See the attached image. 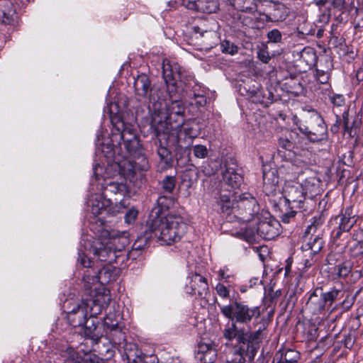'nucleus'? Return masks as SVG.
I'll list each match as a JSON object with an SVG mask.
<instances>
[{"label":"nucleus","mask_w":363,"mask_h":363,"mask_svg":"<svg viewBox=\"0 0 363 363\" xmlns=\"http://www.w3.org/2000/svg\"><path fill=\"white\" fill-rule=\"evenodd\" d=\"M304 174H306V178L300 184L304 191H306V196H313L320 193V179L318 178L316 174L311 170L306 171Z\"/></svg>","instance_id":"nucleus-25"},{"label":"nucleus","mask_w":363,"mask_h":363,"mask_svg":"<svg viewBox=\"0 0 363 363\" xmlns=\"http://www.w3.org/2000/svg\"><path fill=\"white\" fill-rule=\"evenodd\" d=\"M186 228L182 217L170 214L154 218L148 226V230L161 245H171L180 240Z\"/></svg>","instance_id":"nucleus-2"},{"label":"nucleus","mask_w":363,"mask_h":363,"mask_svg":"<svg viewBox=\"0 0 363 363\" xmlns=\"http://www.w3.org/2000/svg\"><path fill=\"white\" fill-rule=\"evenodd\" d=\"M219 307L223 315L231 320L230 325H226L223 330L224 339L229 337V331H232V328L240 329L238 325H248L253 319H257L261 315L259 306H250L241 301H235L228 305H219Z\"/></svg>","instance_id":"nucleus-3"},{"label":"nucleus","mask_w":363,"mask_h":363,"mask_svg":"<svg viewBox=\"0 0 363 363\" xmlns=\"http://www.w3.org/2000/svg\"><path fill=\"white\" fill-rule=\"evenodd\" d=\"M268 42L277 43L281 41L282 35L278 29H273L268 32L267 35Z\"/></svg>","instance_id":"nucleus-48"},{"label":"nucleus","mask_w":363,"mask_h":363,"mask_svg":"<svg viewBox=\"0 0 363 363\" xmlns=\"http://www.w3.org/2000/svg\"><path fill=\"white\" fill-rule=\"evenodd\" d=\"M153 108L157 111L160 114L164 115L165 121L167 124L176 125L173 128H177L183 123L184 106L180 100H172L170 103H165L164 107H162V104L159 101L152 102Z\"/></svg>","instance_id":"nucleus-6"},{"label":"nucleus","mask_w":363,"mask_h":363,"mask_svg":"<svg viewBox=\"0 0 363 363\" xmlns=\"http://www.w3.org/2000/svg\"><path fill=\"white\" fill-rule=\"evenodd\" d=\"M150 85V80L145 74H139L135 79L133 84L135 93L138 96L145 98L148 97L150 102H152L155 99L150 95H149V91L151 90Z\"/></svg>","instance_id":"nucleus-26"},{"label":"nucleus","mask_w":363,"mask_h":363,"mask_svg":"<svg viewBox=\"0 0 363 363\" xmlns=\"http://www.w3.org/2000/svg\"><path fill=\"white\" fill-rule=\"evenodd\" d=\"M187 279L188 282L184 287L185 292L189 295L204 298L209 291L207 279L197 273L188 277Z\"/></svg>","instance_id":"nucleus-14"},{"label":"nucleus","mask_w":363,"mask_h":363,"mask_svg":"<svg viewBox=\"0 0 363 363\" xmlns=\"http://www.w3.org/2000/svg\"><path fill=\"white\" fill-rule=\"evenodd\" d=\"M217 345L211 340H202L197 346L196 358L202 363H213L217 359Z\"/></svg>","instance_id":"nucleus-17"},{"label":"nucleus","mask_w":363,"mask_h":363,"mask_svg":"<svg viewBox=\"0 0 363 363\" xmlns=\"http://www.w3.org/2000/svg\"><path fill=\"white\" fill-rule=\"evenodd\" d=\"M245 357H248L249 359H253L255 357L254 351L247 352L243 345H238L234 347L233 356L230 359L227 360L226 363H245Z\"/></svg>","instance_id":"nucleus-30"},{"label":"nucleus","mask_w":363,"mask_h":363,"mask_svg":"<svg viewBox=\"0 0 363 363\" xmlns=\"http://www.w3.org/2000/svg\"><path fill=\"white\" fill-rule=\"evenodd\" d=\"M235 167L236 164L233 162H227L221 167L223 182L233 188H238L242 181L241 175L236 172Z\"/></svg>","instance_id":"nucleus-23"},{"label":"nucleus","mask_w":363,"mask_h":363,"mask_svg":"<svg viewBox=\"0 0 363 363\" xmlns=\"http://www.w3.org/2000/svg\"><path fill=\"white\" fill-rule=\"evenodd\" d=\"M263 191L269 196H275L280 191L278 171L274 168L263 169Z\"/></svg>","instance_id":"nucleus-20"},{"label":"nucleus","mask_w":363,"mask_h":363,"mask_svg":"<svg viewBox=\"0 0 363 363\" xmlns=\"http://www.w3.org/2000/svg\"><path fill=\"white\" fill-rule=\"evenodd\" d=\"M220 50L223 53L233 55L238 52V46L230 40H225L220 43Z\"/></svg>","instance_id":"nucleus-45"},{"label":"nucleus","mask_w":363,"mask_h":363,"mask_svg":"<svg viewBox=\"0 0 363 363\" xmlns=\"http://www.w3.org/2000/svg\"><path fill=\"white\" fill-rule=\"evenodd\" d=\"M142 241L143 240L141 239L136 240L133 245V250H141L143 248V245L141 243ZM145 245V244L144 243V245Z\"/></svg>","instance_id":"nucleus-62"},{"label":"nucleus","mask_w":363,"mask_h":363,"mask_svg":"<svg viewBox=\"0 0 363 363\" xmlns=\"http://www.w3.org/2000/svg\"><path fill=\"white\" fill-rule=\"evenodd\" d=\"M325 305L323 298V290L320 288H317L310 295L306 304V308L311 313L317 315L324 311Z\"/></svg>","instance_id":"nucleus-24"},{"label":"nucleus","mask_w":363,"mask_h":363,"mask_svg":"<svg viewBox=\"0 0 363 363\" xmlns=\"http://www.w3.org/2000/svg\"><path fill=\"white\" fill-rule=\"evenodd\" d=\"M321 225L322 222L320 218H314V220L307 227L305 231L301 249L306 252V257H313L317 255L323 248V240L318 234H315L318 228Z\"/></svg>","instance_id":"nucleus-7"},{"label":"nucleus","mask_w":363,"mask_h":363,"mask_svg":"<svg viewBox=\"0 0 363 363\" xmlns=\"http://www.w3.org/2000/svg\"><path fill=\"white\" fill-rule=\"evenodd\" d=\"M115 316V315L108 314L104 318V324L111 330L116 328L118 325V320Z\"/></svg>","instance_id":"nucleus-52"},{"label":"nucleus","mask_w":363,"mask_h":363,"mask_svg":"<svg viewBox=\"0 0 363 363\" xmlns=\"http://www.w3.org/2000/svg\"><path fill=\"white\" fill-rule=\"evenodd\" d=\"M87 311L83 301L70 305L67 311L68 323L74 328L83 326L87 320Z\"/></svg>","instance_id":"nucleus-15"},{"label":"nucleus","mask_w":363,"mask_h":363,"mask_svg":"<svg viewBox=\"0 0 363 363\" xmlns=\"http://www.w3.org/2000/svg\"><path fill=\"white\" fill-rule=\"evenodd\" d=\"M121 236L118 233L115 232H112L109 234V237L106 238V240L110 242V244L116 252V255H119V257L121 256V253L123 250H124L125 247L128 244L129 241L127 236L125 235Z\"/></svg>","instance_id":"nucleus-28"},{"label":"nucleus","mask_w":363,"mask_h":363,"mask_svg":"<svg viewBox=\"0 0 363 363\" xmlns=\"http://www.w3.org/2000/svg\"><path fill=\"white\" fill-rule=\"evenodd\" d=\"M259 210L255 198L250 194H243L236 203L235 216L242 222H250Z\"/></svg>","instance_id":"nucleus-10"},{"label":"nucleus","mask_w":363,"mask_h":363,"mask_svg":"<svg viewBox=\"0 0 363 363\" xmlns=\"http://www.w3.org/2000/svg\"><path fill=\"white\" fill-rule=\"evenodd\" d=\"M218 274L220 280H223L225 282L228 284L229 286L231 284H233L235 277L232 272L227 267H224L218 270Z\"/></svg>","instance_id":"nucleus-42"},{"label":"nucleus","mask_w":363,"mask_h":363,"mask_svg":"<svg viewBox=\"0 0 363 363\" xmlns=\"http://www.w3.org/2000/svg\"><path fill=\"white\" fill-rule=\"evenodd\" d=\"M196 38H203L202 44L208 48H212L214 42L212 40L216 38V34L214 31L208 30L205 28L204 22H201L199 25H196L192 27Z\"/></svg>","instance_id":"nucleus-27"},{"label":"nucleus","mask_w":363,"mask_h":363,"mask_svg":"<svg viewBox=\"0 0 363 363\" xmlns=\"http://www.w3.org/2000/svg\"><path fill=\"white\" fill-rule=\"evenodd\" d=\"M197 86H194V89L187 93V96L190 100L191 104H195L196 106H203L206 104V97L204 90L196 92Z\"/></svg>","instance_id":"nucleus-34"},{"label":"nucleus","mask_w":363,"mask_h":363,"mask_svg":"<svg viewBox=\"0 0 363 363\" xmlns=\"http://www.w3.org/2000/svg\"><path fill=\"white\" fill-rule=\"evenodd\" d=\"M183 4L191 10L212 13L218 9V0H183Z\"/></svg>","instance_id":"nucleus-22"},{"label":"nucleus","mask_w":363,"mask_h":363,"mask_svg":"<svg viewBox=\"0 0 363 363\" xmlns=\"http://www.w3.org/2000/svg\"><path fill=\"white\" fill-rule=\"evenodd\" d=\"M329 100L333 104V111L335 112V109H340V111L347 109L345 106V98L342 94H333L329 96Z\"/></svg>","instance_id":"nucleus-39"},{"label":"nucleus","mask_w":363,"mask_h":363,"mask_svg":"<svg viewBox=\"0 0 363 363\" xmlns=\"http://www.w3.org/2000/svg\"><path fill=\"white\" fill-rule=\"evenodd\" d=\"M197 126L198 124L194 121H187L183 127H182V125L179 127L180 128L179 130L177 128L172 130L170 138H174V143L178 146H182L183 140H185L186 137L192 139L199 135Z\"/></svg>","instance_id":"nucleus-18"},{"label":"nucleus","mask_w":363,"mask_h":363,"mask_svg":"<svg viewBox=\"0 0 363 363\" xmlns=\"http://www.w3.org/2000/svg\"><path fill=\"white\" fill-rule=\"evenodd\" d=\"M176 181L174 176H166L161 182L163 191L172 194L175 188Z\"/></svg>","instance_id":"nucleus-41"},{"label":"nucleus","mask_w":363,"mask_h":363,"mask_svg":"<svg viewBox=\"0 0 363 363\" xmlns=\"http://www.w3.org/2000/svg\"><path fill=\"white\" fill-rule=\"evenodd\" d=\"M327 260L330 265L328 272L333 280L345 278L350 274H351L350 277L354 281L362 277V274L359 271L352 272L353 264L350 260L336 262L335 255L333 254H330Z\"/></svg>","instance_id":"nucleus-9"},{"label":"nucleus","mask_w":363,"mask_h":363,"mask_svg":"<svg viewBox=\"0 0 363 363\" xmlns=\"http://www.w3.org/2000/svg\"><path fill=\"white\" fill-rule=\"evenodd\" d=\"M342 294V292L341 291L336 289H333L328 292H323V298L325 304L327 303H330V305H331L334 301L339 298L340 295Z\"/></svg>","instance_id":"nucleus-46"},{"label":"nucleus","mask_w":363,"mask_h":363,"mask_svg":"<svg viewBox=\"0 0 363 363\" xmlns=\"http://www.w3.org/2000/svg\"><path fill=\"white\" fill-rule=\"evenodd\" d=\"M279 147L290 152L294 148L295 144L286 137L280 138L279 139Z\"/></svg>","instance_id":"nucleus-49"},{"label":"nucleus","mask_w":363,"mask_h":363,"mask_svg":"<svg viewBox=\"0 0 363 363\" xmlns=\"http://www.w3.org/2000/svg\"><path fill=\"white\" fill-rule=\"evenodd\" d=\"M332 4L334 8L340 11L345 9V0H333Z\"/></svg>","instance_id":"nucleus-59"},{"label":"nucleus","mask_w":363,"mask_h":363,"mask_svg":"<svg viewBox=\"0 0 363 363\" xmlns=\"http://www.w3.org/2000/svg\"><path fill=\"white\" fill-rule=\"evenodd\" d=\"M230 4L236 9L237 7H240L239 4H240V0H228Z\"/></svg>","instance_id":"nucleus-63"},{"label":"nucleus","mask_w":363,"mask_h":363,"mask_svg":"<svg viewBox=\"0 0 363 363\" xmlns=\"http://www.w3.org/2000/svg\"><path fill=\"white\" fill-rule=\"evenodd\" d=\"M280 223L276 219L269 217L259 221L257 234L265 240H272L279 234Z\"/></svg>","instance_id":"nucleus-19"},{"label":"nucleus","mask_w":363,"mask_h":363,"mask_svg":"<svg viewBox=\"0 0 363 363\" xmlns=\"http://www.w3.org/2000/svg\"><path fill=\"white\" fill-rule=\"evenodd\" d=\"M78 255L77 262L84 267H90L91 264V259L82 252H79Z\"/></svg>","instance_id":"nucleus-54"},{"label":"nucleus","mask_w":363,"mask_h":363,"mask_svg":"<svg viewBox=\"0 0 363 363\" xmlns=\"http://www.w3.org/2000/svg\"><path fill=\"white\" fill-rule=\"evenodd\" d=\"M349 253L352 257H357L363 255V242L348 241Z\"/></svg>","instance_id":"nucleus-44"},{"label":"nucleus","mask_w":363,"mask_h":363,"mask_svg":"<svg viewBox=\"0 0 363 363\" xmlns=\"http://www.w3.org/2000/svg\"><path fill=\"white\" fill-rule=\"evenodd\" d=\"M312 142H318L328 136V128L323 118L318 113H313L305 121V124L300 128Z\"/></svg>","instance_id":"nucleus-8"},{"label":"nucleus","mask_w":363,"mask_h":363,"mask_svg":"<svg viewBox=\"0 0 363 363\" xmlns=\"http://www.w3.org/2000/svg\"><path fill=\"white\" fill-rule=\"evenodd\" d=\"M247 93V96L253 103L260 104L264 106H267V104L269 103V98L265 97L264 90L262 88L257 87L256 89L248 90Z\"/></svg>","instance_id":"nucleus-33"},{"label":"nucleus","mask_w":363,"mask_h":363,"mask_svg":"<svg viewBox=\"0 0 363 363\" xmlns=\"http://www.w3.org/2000/svg\"><path fill=\"white\" fill-rule=\"evenodd\" d=\"M315 2L318 6H323L325 5V4L328 2V0H315Z\"/></svg>","instance_id":"nucleus-64"},{"label":"nucleus","mask_w":363,"mask_h":363,"mask_svg":"<svg viewBox=\"0 0 363 363\" xmlns=\"http://www.w3.org/2000/svg\"><path fill=\"white\" fill-rule=\"evenodd\" d=\"M64 363H104V359L98 355L89 353L80 356L73 347H68L62 352Z\"/></svg>","instance_id":"nucleus-21"},{"label":"nucleus","mask_w":363,"mask_h":363,"mask_svg":"<svg viewBox=\"0 0 363 363\" xmlns=\"http://www.w3.org/2000/svg\"><path fill=\"white\" fill-rule=\"evenodd\" d=\"M239 5L240 7H237L236 9L245 12H252L257 8L255 0H240Z\"/></svg>","instance_id":"nucleus-47"},{"label":"nucleus","mask_w":363,"mask_h":363,"mask_svg":"<svg viewBox=\"0 0 363 363\" xmlns=\"http://www.w3.org/2000/svg\"><path fill=\"white\" fill-rule=\"evenodd\" d=\"M128 363H158L155 357L141 354L138 350L125 352Z\"/></svg>","instance_id":"nucleus-31"},{"label":"nucleus","mask_w":363,"mask_h":363,"mask_svg":"<svg viewBox=\"0 0 363 363\" xmlns=\"http://www.w3.org/2000/svg\"><path fill=\"white\" fill-rule=\"evenodd\" d=\"M218 202L222 212L229 213L232 210L235 213L236 206H235V203L230 199V194H220Z\"/></svg>","instance_id":"nucleus-38"},{"label":"nucleus","mask_w":363,"mask_h":363,"mask_svg":"<svg viewBox=\"0 0 363 363\" xmlns=\"http://www.w3.org/2000/svg\"><path fill=\"white\" fill-rule=\"evenodd\" d=\"M348 111L349 109H345V110H342V124L343 125H347V124H349V113H348Z\"/></svg>","instance_id":"nucleus-61"},{"label":"nucleus","mask_w":363,"mask_h":363,"mask_svg":"<svg viewBox=\"0 0 363 363\" xmlns=\"http://www.w3.org/2000/svg\"><path fill=\"white\" fill-rule=\"evenodd\" d=\"M116 130L120 133L121 139L127 152L136 160L124 162L121 166L123 179L133 181L138 170L145 171L148 169V162L142 152L141 145L136 135L133 125L119 121L116 125Z\"/></svg>","instance_id":"nucleus-1"},{"label":"nucleus","mask_w":363,"mask_h":363,"mask_svg":"<svg viewBox=\"0 0 363 363\" xmlns=\"http://www.w3.org/2000/svg\"><path fill=\"white\" fill-rule=\"evenodd\" d=\"M194 155L198 158H205L208 155V150L206 146L197 145L194 146Z\"/></svg>","instance_id":"nucleus-51"},{"label":"nucleus","mask_w":363,"mask_h":363,"mask_svg":"<svg viewBox=\"0 0 363 363\" xmlns=\"http://www.w3.org/2000/svg\"><path fill=\"white\" fill-rule=\"evenodd\" d=\"M335 116H336V122H335V123L331 128V130L333 131V132H337V131L339 125L341 123V119L340 118V116L337 113H336Z\"/></svg>","instance_id":"nucleus-60"},{"label":"nucleus","mask_w":363,"mask_h":363,"mask_svg":"<svg viewBox=\"0 0 363 363\" xmlns=\"http://www.w3.org/2000/svg\"><path fill=\"white\" fill-rule=\"evenodd\" d=\"M128 192L127 184L122 177L105 182L102 196L108 205H113L111 208L113 214L121 213L126 208L125 200L123 198Z\"/></svg>","instance_id":"nucleus-5"},{"label":"nucleus","mask_w":363,"mask_h":363,"mask_svg":"<svg viewBox=\"0 0 363 363\" xmlns=\"http://www.w3.org/2000/svg\"><path fill=\"white\" fill-rule=\"evenodd\" d=\"M138 214V211L135 208H132L129 209L125 215V223L128 224L133 223L137 218Z\"/></svg>","instance_id":"nucleus-53"},{"label":"nucleus","mask_w":363,"mask_h":363,"mask_svg":"<svg viewBox=\"0 0 363 363\" xmlns=\"http://www.w3.org/2000/svg\"><path fill=\"white\" fill-rule=\"evenodd\" d=\"M299 358V352L292 349H287L281 355V359L285 363L296 362Z\"/></svg>","instance_id":"nucleus-43"},{"label":"nucleus","mask_w":363,"mask_h":363,"mask_svg":"<svg viewBox=\"0 0 363 363\" xmlns=\"http://www.w3.org/2000/svg\"><path fill=\"white\" fill-rule=\"evenodd\" d=\"M317 79L321 84H325L328 81L329 75L328 73L323 71H318Z\"/></svg>","instance_id":"nucleus-58"},{"label":"nucleus","mask_w":363,"mask_h":363,"mask_svg":"<svg viewBox=\"0 0 363 363\" xmlns=\"http://www.w3.org/2000/svg\"><path fill=\"white\" fill-rule=\"evenodd\" d=\"M356 220L352 207L348 206L345 208L344 211L337 216H335L333 220L337 225L333 230L334 239L340 238L342 233L349 232L356 223Z\"/></svg>","instance_id":"nucleus-13"},{"label":"nucleus","mask_w":363,"mask_h":363,"mask_svg":"<svg viewBox=\"0 0 363 363\" xmlns=\"http://www.w3.org/2000/svg\"><path fill=\"white\" fill-rule=\"evenodd\" d=\"M216 291L217 294L223 298H228L230 296V291L228 287L221 283H218L216 285Z\"/></svg>","instance_id":"nucleus-50"},{"label":"nucleus","mask_w":363,"mask_h":363,"mask_svg":"<svg viewBox=\"0 0 363 363\" xmlns=\"http://www.w3.org/2000/svg\"><path fill=\"white\" fill-rule=\"evenodd\" d=\"M352 242H363V230L357 229L354 230L352 239L350 240Z\"/></svg>","instance_id":"nucleus-56"},{"label":"nucleus","mask_w":363,"mask_h":363,"mask_svg":"<svg viewBox=\"0 0 363 363\" xmlns=\"http://www.w3.org/2000/svg\"><path fill=\"white\" fill-rule=\"evenodd\" d=\"M318 328L315 325H312L308 331V338L309 340H315L318 337Z\"/></svg>","instance_id":"nucleus-57"},{"label":"nucleus","mask_w":363,"mask_h":363,"mask_svg":"<svg viewBox=\"0 0 363 363\" xmlns=\"http://www.w3.org/2000/svg\"><path fill=\"white\" fill-rule=\"evenodd\" d=\"M83 303L86 305L87 314L90 318L96 317L102 311V306L94 299L83 300Z\"/></svg>","instance_id":"nucleus-37"},{"label":"nucleus","mask_w":363,"mask_h":363,"mask_svg":"<svg viewBox=\"0 0 363 363\" xmlns=\"http://www.w3.org/2000/svg\"><path fill=\"white\" fill-rule=\"evenodd\" d=\"M112 206H113V205H108V202H106L104 197H103L102 201L95 199L91 201V211L94 215L97 216L101 214L102 211L105 209L108 213L113 214L111 211Z\"/></svg>","instance_id":"nucleus-35"},{"label":"nucleus","mask_w":363,"mask_h":363,"mask_svg":"<svg viewBox=\"0 0 363 363\" xmlns=\"http://www.w3.org/2000/svg\"><path fill=\"white\" fill-rule=\"evenodd\" d=\"M110 242L106 238L95 240L91 245L94 256L100 262L112 264L117 262L119 255H116Z\"/></svg>","instance_id":"nucleus-11"},{"label":"nucleus","mask_w":363,"mask_h":363,"mask_svg":"<svg viewBox=\"0 0 363 363\" xmlns=\"http://www.w3.org/2000/svg\"><path fill=\"white\" fill-rule=\"evenodd\" d=\"M163 78L165 81L167 91L169 94L170 98L177 92V82H182V74L180 71L177 70V66H172L169 63H163Z\"/></svg>","instance_id":"nucleus-16"},{"label":"nucleus","mask_w":363,"mask_h":363,"mask_svg":"<svg viewBox=\"0 0 363 363\" xmlns=\"http://www.w3.org/2000/svg\"><path fill=\"white\" fill-rule=\"evenodd\" d=\"M97 281L102 285H106L115 280L116 274L111 265L104 266L99 270L96 276Z\"/></svg>","instance_id":"nucleus-32"},{"label":"nucleus","mask_w":363,"mask_h":363,"mask_svg":"<svg viewBox=\"0 0 363 363\" xmlns=\"http://www.w3.org/2000/svg\"><path fill=\"white\" fill-rule=\"evenodd\" d=\"M281 194L284 197V205L281 208V219L288 223L295 216L298 209L304 208L306 191L298 182L289 181L284 183Z\"/></svg>","instance_id":"nucleus-4"},{"label":"nucleus","mask_w":363,"mask_h":363,"mask_svg":"<svg viewBox=\"0 0 363 363\" xmlns=\"http://www.w3.org/2000/svg\"><path fill=\"white\" fill-rule=\"evenodd\" d=\"M15 9L11 0H0V21L9 24L13 21Z\"/></svg>","instance_id":"nucleus-29"},{"label":"nucleus","mask_w":363,"mask_h":363,"mask_svg":"<svg viewBox=\"0 0 363 363\" xmlns=\"http://www.w3.org/2000/svg\"><path fill=\"white\" fill-rule=\"evenodd\" d=\"M157 155L160 158V162L163 164V169H168L172 166L173 158L171 152L165 147L161 145L157 148Z\"/></svg>","instance_id":"nucleus-36"},{"label":"nucleus","mask_w":363,"mask_h":363,"mask_svg":"<svg viewBox=\"0 0 363 363\" xmlns=\"http://www.w3.org/2000/svg\"><path fill=\"white\" fill-rule=\"evenodd\" d=\"M232 331H229V337L225 338L228 341H232L236 339L238 345L245 346L250 352V348L254 342H256L260 338L262 330L259 329L255 331H250L246 330L245 328L236 329L235 327L232 328Z\"/></svg>","instance_id":"nucleus-12"},{"label":"nucleus","mask_w":363,"mask_h":363,"mask_svg":"<svg viewBox=\"0 0 363 363\" xmlns=\"http://www.w3.org/2000/svg\"><path fill=\"white\" fill-rule=\"evenodd\" d=\"M257 57L264 63H268L271 59L269 52L266 49H260L257 52Z\"/></svg>","instance_id":"nucleus-55"},{"label":"nucleus","mask_w":363,"mask_h":363,"mask_svg":"<svg viewBox=\"0 0 363 363\" xmlns=\"http://www.w3.org/2000/svg\"><path fill=\"white\" fill-rule=\"evenodd\" d=\"M88 323L89 320H87L85 323V326L84 328V333L85 336L94 340H98L101 335L98 331L97 325L94 323V320L91 321L90 325H88Z\"/></svg>","instance_id":"nucleus-40"}]
</instances>
